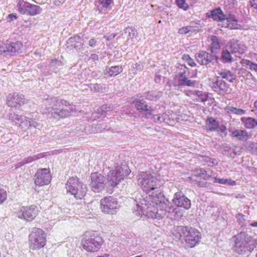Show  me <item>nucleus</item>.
Returning a JSON list of instances; mask_svg holds the SVG:
<instances>
[{"instance_id": "1", "label": "nucleus", "mask_w": 257, "mask_h": 257, "mask_svg": "<svg viewBox=\"0 0 257 257\" xmlns=\"http://www.w3.org/2000/svg\"><path fill=\"white\" fill-rule=\"evenodd\" d=\"M43 102L46 105L42 107L41 111L43 113L51 112L55 118H65L71 115L74 109V106L64 99H59L54 96H44Z\"/></svg>"}, {"instance_id": "2", "label": "nucleus", "mask_w": 257, "mask_h": 257, "mask_svg": "<svg viewBox=\"0 0 257 257\" xmlns=\"http://www.w3.org/2000/svg\"><path fill=\"white\" fill-rule=\"evenodd\" d=\"M173 233L176 239L184 240L190 247H193L198 244L201 238V233L191 227L176 226Z\"/></svg>"}, {"instance_id": "3", "label": "nucleus", "mask_w": 257, "mask_h": 257, "mask_svg": "<svg viewBox=\"0 0 257 257\" xmlns=\"http://www.w3.org/2000/svg\"><path fill=\"white\" fill-rule=\"evenodd\" d=\"M232 238L235 241L233 250L240 254H246L251 251L257 244L256 239L253 236H248L244 232H241Z\"/></svg>"}, {"instance_id": "4", "label": "nucleus", "mask_w": 257, "mask_h": 257, "mask_svg": "<svg viewBox=\"0 0 257 257\" xmlns=\"http://www.w3.org/2000/svg\"><path fill=\"white\" fill-rule=\"evenodd\" d=\"M138 183L143 191L148 194L147 197H154L161 192L157 178L151 174L142 172L138 176Z\"/></svg>"}, {"instance_id": "5", "label": "nucleus", "mask_w": 257, "mask_h": 257, "mask_svg": "<svg viewBox=\"0 0 257 257\" xmlns=\"http://www.w3.org/2000/svg\"><path fill=\"white\" fill-rule=\"evenodd\" d=\"M83 248L88 251H97L104 243V240L96 231H86L82 240Z\"/></svg>"}, {"instance_id": "6", "label": "nucleus", "mask_w": 257, "mask_h": 257, "mask_svg": "<svg viewBox=\"0 0 257 257\" xmlns=\"http://www.w3.org/2000/svg\"><path fill=\"white\" fill-rule=\"evenodd\" d=\"M30 247L31 249H39L44 246L46 243V235L43 230L35 228L29 235Z\"/></svg>"}, {"instance_id": "7", "label": "nucleus", "mask_w": 257, "mask_h": 257, "mask_svg": "<svg viewBox=\"0 0 257 257\" xmlns=\"http://www.w3.org/2000/svg\"><path fill=\"white\" fill-rule=\"evenodd\" d=\"M130 172V170H126L124 172L121 167L116 164L114 169L110 170L107 174V179L109 185L112 187L117 185L121 180L127 176Z\"/></svg>"}, {"instance_id": "8", "label": "nucleus", "mask_w": 257, "mask_h": 257, "mask_svg": "<svg viewBox=\"0 0 257 257\" xmlns=\"http://www.w3.org/2000/svg\"><path fill=\"white\" fill-rule=\"evenodd\" d=\"M101 211L106 214H115L118 209V202L112 196H106L100 201Z\"/></svg>"}, {"instance_id": "9", "label": "nucleus", "mask_w": 257, "mask_h": 257, "mask_svg": "<svg viewBox=\"0 0 257 257\" xmlns=\"http://www.w3.org/2000/svg\"><path fill=\"white\" fill-rule=\"evenodd\" d=\"M158 193L159 194L154 197H146L145 202L150 206L156 207L158 211L159 210L161 212L166 214L167 208V203H169V201L161 192Z\"/></svg>"}, {"instance_id": "10", "label": "nucleus", "mask_w": 257, "mask_h": 257, "mask_svg": "<svg viewBox=\"0 0 257 257\" xmlns=\"http://www.w3.org/2000/svg\"><path fill=\"white\" fill-rule=\"evenodd\" d=\"M38 210L34 205L29 207L23 206L16 213V216L21 219L31 221L37 215Z\"/></svg>"}, {"instance_id": "11", "label": "nucleus", "mask_w": 257, "mask_h": 257, "mask_svg": "<svg viewBox=\"0 0 257 257\" xmlns=\"http://www.w3.org/2000/svg\"><path fill=\"white\" fill-rule=\"evenodd\" d=\"M90 178V186L93 192L99 193L104 189L105 177L103 175L98 173H94L91 174Z\"/></svg>"}, {"instance_id": "12", "label": "nucleus", "mask_w": 257, "mask_h": 257, "mask_svg": "<svg viewBox=\"0 0 257 257\" xmlns=\"http://www.w3.org/2000/svg\"><path fill=\"white\" fill-rule=\"evenodd\" d=\"M35 177V183L39 186L48 185L51 180L50 172L47 169H39Z\"/></svg>"}, {"instance_id": "13", "label": "nucleus", "mask_w": 257, "mask_h": 257, "mask_svg": "<svg viewBox=\"0 0 257 257\" xmlns=\"http://www.w3.org/2000/svg\"><path fill=\"white\" fill-rule=\"evenodd\" d=\"M173 202L175 205L188 209L191 207V201L181 192H176L174 195Z\"/></svg>"}, {"instance_id": "14", "label": "nucleus", "mask_w": 257, "mask_h": 257, "mask_svg": "<svg viewBox=\"0 0 257 257\" xmlns=\"http://www.w3.org/2000/svg\"><path fill=\"white\" fill-rule=\"evenodd\" d=\"M228 47L232 54H241L246 50V47L242 42L234 39L229 41Z\"/></svg>"}, {"instance_id": "15", "label": "nucleus", "mask_w": 257, "mask_h": 257, "mask_svg": "<svg viewBox=\"0 0 257 257\" xmlns=\"http://www.w3.org/2000/svg\"><path fill=\"white\" fill-rule=\"evenodd\" d=\"M153 118L155 122H164L168 124L173 123L177 119L176 114L172 111H167L162 114L154 115Z\"/></svg>"}, {"instance_id": "16", "label": "nucleus", "mask_w": 257, "mask_h": 257, "mask_svg": "<svg viewBox=\"0 0 257 257\" xmlns=\"http://www.w3.org/2000/svg\"><path fill=\"white\" fill-rule=\"evenodd\" d=\"M25 98L22 94L17 93L9 94L7 96V103L11 107H17L18 105L21 106L24 104Z\"/></svg>"}, {"instance_id": "17", "label": "nucleus", "mask_w": 257, "mask_h": 257, "mask_svg": "<svg viewBox=\"0 0 257 257\" xmlns=\"http://www.w3.org/2000/svg\"><path fill=\"white\" fill-rule=\"evenodd\" d=\"M178 84H174L175 87L178 89L180 87L190 86L193 87L195 85L196 81L189 79L186 75V72H179L178 74Z\"/></svg>"}, {"instance_id": "18", "label": "nucleus", "mask_w": 257, "mask_h": 257, "mask_svg": "<svg viewBox=\"0 0 257 257\" xmlns=\"http://www.w3.org/2000/svg\"><path fill=\"white\" fill-rule=\"evenodd\" d=\"M23 45L20 42L6 44L0 41V55L6 52H16L19 51Z\"/></svg>"}, {"instance_id": "19", "label": "nucleus", "mask_w": 257, "mask_h": 257, "mask_svg": "<svg viewBox=\"0 0 257 257\" xmlns=\"http://www.w3.org/2000/svg\"><path fill=\"white\" fill-rule=\"evenodd\" d=\"M211 86L215 92L221 94L227 92L229 85L221 79L220 76H217L215 81L211 83Z\"/></svg>"}, {"instance_id": "20", "label": "nucleus", "mask_w": 257, "mask_h": 257, "mask_svg": "<svg viewBox=\"0 0 257 257\" xmlns=\"http://www.w3.org/2000/svg\"><path fill=\"white\" fill-rule=\"evenodd\" d=\"M215 56L204 51H200L195 54L197 61L201 65H207L214 58Z\"/></svg>"}, {"instance_id": "21", "label": "nucleus", "mask_w": 257, "mask_h": 257, "mask_svg": "<svg viewBox=\"0 0 257 257\" xmlns=\"http://www.w3.org/2000/svg\"><path fill=\"white\" fill-rule=\"evenodd\" d=\"M229 132L232 138L239 141H246L249 138L248 133L245 130L231 128H229Z\"/></svg>"}, {"instance_id": "22", "label": "nucleus", "mask_w": 257, "mask_h": 257, "mask_svg": "<svg viewBox=\"0 0 257 257\" xmlns=\"http://www.w3.org/2000/svg\"><path fill=\"white\" fill-rule=\"evenodd\" d=\"M83 183L79 181L77 177L69 178L66 184V189L67 192L70 193L72 195L74 194L75 190L80 186Z\"/></svg>"}, {"instance_id": "23", "label": "nucleus", "mask_w": 257, "mask_h": 257, "mask_svg": "<svg viewBox=\"0 0 257 257\" xmlns=\"http://www.w3.org/2000/svg\"><path fill=\"white\" fill-rule=\"evenodd\" d=\"M42 9L37 5L29 3L28 6L25 7L24 11L21 14H26L30 16H35L41 13Z\"/></svg>"}, {"instance_id": "24", "label": "nucleus", "mask_w": 257, "mask_h": 257, "mask_svg": "<svg viewBox=\"0 0 257 257\" xmlns=\"http://www.w3.org/2000/svg\"><path fill=\"white\" fill-rule=\"evenodd\" d=\"M122 68L119 66H114L110 67H106L104 74L108 76H115L122 71Z\"/></svg>"}, {"instance_id": "25", "label": "nucleus", "mask_w": 257, "mask_h": 257, "mask_svg": "<svg viewBox=\"0 0 257 257\" xmlns=\"http://www.w3.org/2000/svg\"><path fill=\"white\" fill-rule=\"evenodd\" d=\"M218 74L221 79L222 80L224 79L231 83H232L235 79V75L228 70H222Z\"/></svg>"}, {"instance_id": "26", "label": "nucleus", "mask_w": 257, "mask_h": 257, "mask_svg": "<svg viewBox=\"0 0 257 257\" xmlns=\"http://www.w3.org/2000/svg\"><path fill=\"white\" fill-rule=\"evenodd\" d=\"M210 17L215 21H222L225 19V15L223 13L220 8H217L211 11Z\"/></svg>"}, {"instance_id": "27", "label": "nucleus", "mask_w": 257, "mask_h": 257, "mask_svg": "<svg viewBox=\"0 0 257 257\" xmlns=\"http://www.w3.org/2000/svg\"><path fill=\"white\" fill-rule=\"evenodd\" d=\"M68 43H73L72 46L77 51H80L83 46V43L81 42V38L78 36L71 37L68 40Z\"/></svg>"}, {"instance_id": "28", "label": "nucleus", "mask_w": 257, "mask_h": 257, "mask_svg": "<svg viewBox=\"0 0 257 257\" xmlns=\"http://www.w3.org/2000/svg\"><path fill=\"white\" fill-rule=\"evenodd\" d=\"M135 106L140 111H146V114H151L153 110L151 107L148 108L147 104L143 100L137 101Z\"/></svg>"}, {"instance_id": "29", "label": "nucleus", "mask_w": 257, "mask_h": 257, "mask_svg": "<svg viewBox=\"0 0 257 257\" xmlns=\"http://www.w3.org/2000/svg\"><path fill=\"white\" fill-rule=\"evenodd\" d=\"M206 129L210 131H215L219 126V122L212 117L206 119Z\"/></svg>"}, {"instance_id": "30", "label": "nucleus", "mask_w": 257, "mask_h": 257, "mask_svg": "<svg viewBox=\"0 0 257 257\" xmlns=\"http://www.w3.org/2000/svg\"><path fill=\"white\" fill-rule=\"evenodd\" d=\"M73 194L76 199H81L86 195L87 187L83 183L78 187Z\"/></svg>"}, {"instance_id": "31", "label": "nucleus", "mask_w": 257, "mask_h": 257, "mask_svg": "<svg viewBox=\"0 0 257 257\" xmlns=\"http://www.w3.org/2000/svg\"><path fill=\"white\" fill-rule=\"evenodd\" d=\"M190 180L192 183L194 184H197L198 186L203 187L206 186L207 184V182L205 180H201L202 178H201L199 176H197L196 175H193L190 177H189Z\"/></svg>"}, {"instance_id": "32", "label": "nucleus", "mask_w": 257, "mask_h": 257, "mask_svg": "<svg viewBox=\"0 0 257 257\" xmlns=\"http://www.w3.org/2000/svg\"><path fill=\"white\" fill-rule=\"evenodd\" d=\"M245 127L248 129H251L257 126V119L252 117H247L245 119H241Z\"/></svg>"}, {"instance_id": "33", "label": "nucleus", "mask_w": 257, "mask_h": 257, "mask_svg": "<svg viewBox=\"0 0 257 257\" xmlns=\"http://www.w3.org/2000/svg\"><path fill=\"white\" fill-rule=\"evenodd\" d=\"M241 64L252 71L257 73V64L249 60L242 59Z\"/></svg>"}, {"instance_id": "34", "label": "nucleus", "mask_w": 257, "mask_h": 257, "mask_svg": "<svg viewBox=\"0 0 257 257\" xmlns=\"http://www.w3.org/2000/svg\"><path fill=\"white\" fill-rule=\"evenodd\" d=\"M42 157L41 154H39L38 155H35L33 156H29L27 158L24 159L23 161L19 162L16 165V168H18L21 167L25 164L28 163H30Z\"/></svg>"}, {"instance_id": "35", "label": "nucleus", "mask_w": 257, "mask_h": 257, "mask_svg": "<svg viewBox=\"0 0 257 257\" xmlns=\"http://www.w3.org/2000/svg\"><path fill=\"white\" fill-rule=\"evenodd\" d=\"M211 40L212 41L211 47L210 48L211 51L212 53H215L220 47L219 39L218 37L216 36H212Z\"/></svg>"}, {"instance_id": "36", "label": "nucleus", "mask_w": 257, "mask_h": 257, "mask_svg": "<svg viewBox=\"0 0 257 257\" xmlns=\"http://www.w3.org/2000/svg\"><path fill=\"white\" fill-rule=\"evenodd\" d=\"M230 51L228 50L223 51L221 53V58L223 62L231 63L233 61V58L230 54Z\"/></svg>"}, {"instance_id": "37", "label": "nucleus", "mask_w": 257, "mask_h": 257, "mask_svg": "<svg viewBox=\"0 0 257 257\" xmlns=\"http://www.w3.org/2000/svg\"><path fill=\"white\" fill-rule=\"evenodd\" d=\"M195 95L197 97V98H196V100L198 101L202 102L206 101L208 97L207 93L201 91H196Z\"/></svg>"}, {"instance_id": "38", "label": "nucleus", "mask_w": 257, "mask_h": 257, "mask_svg": "<svg viewBox=\"0 0 257 257\" xmlns=\"http://www.w3.org/2000/svg\"><path fill=\"white\" fill-rule=\"evenodd\" d=\"M89 88L90 90L95 92H103L104 90H105V88L103 85L101 84H91L89 85Z\"/></svg>"}, {"instance_id": "39", "label": "nucleus", "mask_w": 257, "mask_h": 257, "mask_svg": "<svg viewBox=\"0 0 257 257\" xmlns=\"http://www.w3.org/2000/svg\"><path fill=\"white\" fill-rule=\"evenodd\" d=\"M226 109L228 113H232L238 115H242L245 113V110L241 108H237L233 106H228Z\"/></svg>"}, {"instance_id": "40", "label": "nucleus", "mask_w": 257, "mask_h": 257, "mask_svg": "<svg viewBox=\"0 0 257 257\" xmlns=\"http://www.w3.org/2000/svg\"><path fill=\"white\" fill-rule=\"evenodd\" d=\"M27 0H17V8L18 11L21 13L22 12L24 11L25 7L28 5L29 3L26 1Z\"/></svg>"}, {"instance_id": "41", "label": "nucleus", "mask_w": 257, "mask_h": 257, "mask_svg": "<svg viewBox=\"0 0 257 257\" xmlns=\"http://www.w3.org/2000/svg\"><path fill=\"white\" fill-rule=\"evenodd\" d=\"M161 96V94L159 92L149 91L146 95V98L147 99L154 100L158 99Z\"/></svg>"}, {"instance_id": "42", "label": "nucleus", "mask_w": 257, "mask_h": 257, "mask_svg": "<svg viewBox=\"0 0 257 257\" xmlns=\"http://www.w3.org/2000/svg\"><path fill=\"white\" fill-rule=\"evenodd\" d=\"M247 217L242 213H238L236 216V218L239 224L241 226L246 225V220Z\"/></svg>"}, {"instance_id": "43", "label": "nucleus", "mask_w": 257, "mask_h": 257, "mask_svg": "<svg viewBox=\"0 0 257 257\" xmlns=\"http://www.w3.org/2000/svg\"><path fill=\"white\" fill-rule=\"evenodd\" d=\"M20 127L22 128H30L29 124L30 123V118L24 116L20 122Z\"/></svg>"}, {"instance_id": "44", "label": "nucleus", "mask_w": 257, "mask_h": 257, "mask_svg": "<svg viewBox=\"0 0 257 257\" xmlns=\"http://www.w3.org/2000/svg\"><path fill=\"white\" fill-rule=\"evenodd\" d=\"M8 117L10 119L13 120L16 123H19L23 117L15 113H10L8 114Z\"/></svg>"}, {"instance_id": "45", "label": "nucleus", "mask_w": 257, "mask_h": 257, "mask_svg": "<svg viewBox=\"0 0 257 257\" xmlns=\"http://www.w3.org/2000/svg\"><path fill=\"white\" fill-rule=\"evenodd\" d=\"M199 176L202 178L204 180H210L211 179H213V178L211 175H209L207 173L206 171L204 169H200L199 172L198 173Z\"/></svg>"}, {"instance_id": "46", "label": "nucleus", "mask_w": 257, "mask_h": 257, "mask_svg": "<svg viewBox=\"0 0 257 257\" xmlns=\"http://www.w3.org/2000/svg\"><path fill=\"white\" fill-rule=\"evenodd\" d=\"M176 3L179 8L184 11H187L189 9V5L186 3L185 0H176Z\"/></svg>"}, {"instance_id": "47", "label": "nucleus", "mask_w": 257, "mask_h": 257, "mask_svg": "<svg viewBox=\"0 0 257 257\" xmlns=\"http://www.w3.org/2000/svg\"><path fill=\"white\" fill-rule=\"evenodd\" d=\"M231 180L228 179H223V178H217L216 177H213V182L214 183H218L219 184H229Z\"/></svg>"}, {"instance_id": "48", "label": "nucleus", "mask_w": 257, "mask_h": 257, "mask_svg": "<svg viewBox=\"0 0 257 257\" xmlns=\"http://www.w3.org/2000/svg\"><path fill=\"white\" fill-rule=\"evenodd\" d=\"M216 130L220 136L222 138L226 137L227 134V128L225 125H221L219 127H218Z\"/></svg>"}, {"instance_id": "49", "label": "nucleus", "mask_w": 257, "mask_h": 257, "mask_svg": "<svg viewBox=\"0 0 257 257\" xmlns=\"http://www.w3.org/2000/svg\"><path fill=\"white\" fill-rule=\"evenodd\" d=\"M226 27L230 29H239L241 26L237 23V22H231L227 23Z\"/></svg>"}, {"instance_id": "50", "label": "nucleus", "mask_w": 257, "mask_h": 257, "mask_svg": "<svg viewBox=\"0 0 257 257\" xmlns=\"http://www.w3.org/2000/svg\"><path fill=\"white\" fill-rule=\"evenodd\" d=\"M183 58L188 63L190 66L194 67L196 65L194 60L189 56V55H184L183 57Z\"/></svg>"}, {"instance_id": "51", "label": "nucleus", "mask_w": 257, "mask_h": 257, "mask_svg": "<svg viewBox=\"0 0 257 257\" xmlns=\"http://www.w3.org/2000/svg\"><path fill=\"white\" fill-rule=\"evenodd\" d=\"M99 1L104 10H107L113 2L112 0H99Z\"/></svg>"}, {"instance_id": "52", "label": "nucleus", "mask_w": 257, "mask_h": 257, "mask_svg": "<svg viewBox=\"0 0 257 257\" xmlns=\"http://www.w3.org/2000/svg\"><path fill=\"white\" fill-rule=\"evenodd\" d=\"M7 198V192L0 187V204H2Z\"/></svg>"}, {"instance_id": "53", "label": "nucleus", "mask_w": 257, "mask_h": 257, "mask_svg": "<svg viewBox=\"0 0 257 257\" xmlns=\"http://www.w3.org/2000/svg\"><path fill=\"white\" fill-rule=\"evenodd\" d=\"M247 149L249 151H251L252 153L257 152V143L250 142L248 143Z\"/></svg>"}, {"instance_id": "54", "label": "nucleus", "mask_w": 257, "mask_h": 257, "mask_svg": "<svg viewBox=\"0 0 257 257\" xmlns=\"http://www.w3.org/2000/svg\"><path fill=\"white\" fill-rule=\"evenodd\" d=\"M133 213L135 215L138 216H141L143 213L144 214L143 209L138 204H137L135 207L134 209L133 210Z\"/></svg>"}, {"instance_id": "55", "label": "nucleus", "mask_w": 257, "mask_h": 257, "mask_svg": "<svg viewBox=\"0 0 257 257\" xmlns=\"http://www.w3.org/2000/svg\"><path fill=\"white\" fill-rule=\"evenodd\" d=\"M192 27L191 26H187L183 27L179 30L178 33L180 34H186L189 32L192 31Z\"/></svg>"}, {"instance_id": "56", "label": "nucleus", "mask_w": 257, "mask_h": 257, "mask_svg": "<svg viewBox=\"0 0 257 257\" xmlns=\"http://www.w3.org/2000/svg\"><path fill=\"white\" fill-rule=\"evenodd\" d=\"M225 20L226 21L227 23L231 22H238L235 16L231 14H229L227 16L225 15Z\"/></svg>"}, {"instance_id": "57", "label": "nucleus", "mask_w": 257, "mask_h": 257, "mask_svg": "<svg viewBox=\"0 0 257 257\" xmlns=\"http://www.w3.org/2000/svg\"><path fill=\"white\" fill-rule=\"evenodd\" d=\"M41 126L42 125L40 123L36 122L34 119L30 118V123L29 124V126H30V128L32 127L40 128Z\"/></svg>"}, {"instance_id": "58", "label": "nucleus", "mask_w": 257, "mask_h": 257, "mask_svg": "<svg viewBox=\"0 0 257 257\" xmlns=\"http://www.w3.org/2000/svg\"><path fill=\"white\" fill-rule=\"evenodd\" d=\"M125 33H128L129 36L131 37V35L133 36H137V31L133 28H126L124 30Z\"/></svg>"}, {"instance_id": "59", "label": "nucleus", "mask_w": 257, "mask_h": 257, "mask_svg": "<svg viewBox=\"0 0 257 257\" xmlns=\"http://www.w3.org/2000/svg\"><path fill=\"white\" fill-rule=\"evenodd\" d=\"M110 106H108L107 105H103L98 110L99 111H108L111 110Z\"/></svg>"}, {"instance_id": "60", "label": "nucleus", "mask_w": 257, "mask_h": 257, "mask_svg": "<svg viewBox=\"0 0 257 257\" xmlns=\"http://www.w3.org/2000/svg\"><path fill=\"white\" fill-rule=\"evenodd\" d=\"M155 213L156 212H155L154 211H152V210H148V211L147 212V215L149 217H151L153 218H155L156 214Z\"/></svg>"}, {"instance_id": "61", "label": "nucleus", "mask_w": 257, "mask_h": 257, "mask_svg": "<svg viewBox=\"0 0 257 257\" xmlns=\"http://www.w3.org/2000/svg\"><path fill=\"white\" fill-rule=\"evenodd\" d=\"M155 219H162L164 216V215H166V214H165L163 212H158V211L156 212V213H155Z\"/></svg>"}, {"instance_id": "62", "label": "nucleus", "mask_w": 257, "mask_h": 257, "mask_svg": "<svg viewBox=\"0 0 257 257\" xmlns=\"http://www.w3.org/2000/svg\"><path fill=\"white\" fill-rule=\"evenodd\" d=\"M97 40L95 38L91 39L88 42V45L90 47H93L96 43Z\"/></svg>"}, {"instance_id": "63", "label": "nucleus", "mask_w": 257, "mask_h": 257, "mask_svg": "<svg viewBox=\"0 0 257 257\" xmlns=\"http://www.w3.org/2000/svg\"><path fill=\"white\" fill-rule=\"evenodd\" d=\"M217 164H218V161L215 159L212 158L210 164H209V166H216Z\"/></svg>"}, {"instance_id": "64", "label": "nucleus", "mask_w": 257, "mask_h": 257, "mask_svg": "<svg viewBox=\"0 0 257 257\" xmlns=\"http://www.w3.org/2000/svg\"><path fill=\"white\" fill-rule=\"evenodd\" d=\"M249 3L252 8L257 6V0H249Z\"/></svg>"}]
</instances>
